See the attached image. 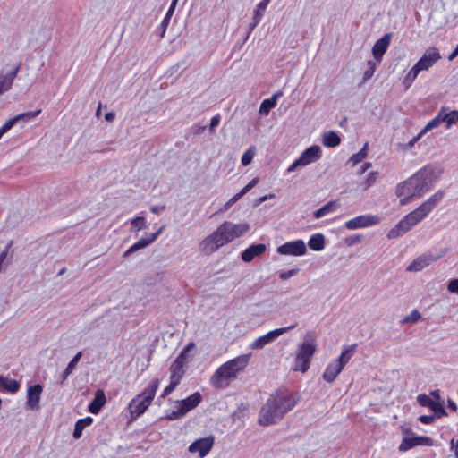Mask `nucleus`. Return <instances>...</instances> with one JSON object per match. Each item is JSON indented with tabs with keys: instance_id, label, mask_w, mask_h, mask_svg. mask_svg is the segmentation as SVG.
I'll use <instances>...</instances> for the list:
<instances>
[{
	"instance_id": "e433bc0d",
	"label": "nucleus",
	"mask_w": 458,
	"mask_h": 458,
	"mask_svg": "<svg viewBox=\"0 0 458 458\" xmlns=\"http://www.w3.org/2000/svg\"><path fill=\"white\" fill-rule=\"evenodd\" d=\"M441 111L443 120L446 123V128H450L453 124L458 123V111L454 110L446 114H444L443 110Z\"/></svg>"
},
{
	"instance_id": "412c9836",
	"label": "nucleus",
	"mask_w": 458,
	"mask_h": 458,
	"mask_svg": "<svg viewBox=\"0 0 458 458\" xmlns=\"http://www.w3.org/2000/svg\"><path fill=\"white\" fill-rule=\"evenodd\" d=\"M266 250L264 243L252 244L242 252L241 258L244 262H250L256 257L262 255Z\"/></svg>"
},
{
	"instance_id": "c85d7f7f",
	"label": "nucleus",
	"mask_w": 458,
	"mask_h": 458,
	"mask_svg": "<svg viewBox=\"0 0 458 458\" xmlns=\"http://www.w3.org/2000/svg\"><path fill=\"white\" fill-rule=\"evenodd\" d=\"M322 142L326 147L335 148L340 144L341 139L335 131H330L324 133Z\"/></svg>"
},
{
	"instance_id": "680f3d73",
	"label": "nucleus",
	"mask_w": 458,
	"mask_h": 458,
	"mask_svg": "<svg viewBox=\"0 0 458 458\" xmlns=\"http://www.w3.org/2000/svg\"><path fill=\"white\" fill-rule=\"evenodd\" d=\"M302 166V163L300 161V158H297L287 169L288 172H293L296 167Z\"/></svg>"
},
{
	"instance_id": "6e6d98bb",
	"label": "nucleus",
	"mask_w": 458,
	"mask_h": 458,
	"mask_svg": "<svg viewBox=\"0 0 458 458\" xmlns=\"http://www.w3.org/2000/svg\"><path fill=\"white\" fill-rule=\"evenodd\" d=\"M21 68V64H19L10 73L4 75L12 83L13 82L15 77L17 76V73L19 72Z\"/></svg>"
},
{
	"instance_id": "a878e982",
	"label": "nucleus",
	"mask_w": 458,
	"mask_h": 458,
	"mask_svg": "<svg viewBox=\"0 0 458 458\" xmlns=\"http://www.w3.org/2000/svg\"><path fill=\"white\" fill-rule=\"evenodd\" d=\"M444 196L445 192L443 191H437L432 196H430L426 201H424L422 205L430 213L442 200Z\"/></svg>"
},
{
	"instance_id": "0eeeda50",
	"label": "nucleus",
	"mask_w": 458,
	"mask_h": 458,
	"mask_svg": "<svg viewBox=\"0 0 458 458\" xmlns=\"http://www.w3.org/2000/svg\"><path fill=\"white\" fill-rule=\"evenodd\" d=\"M356 346L357 345L354 344L345 347L342 351L340 356L327 366L322 375V377L326 382L333 383L345 365L352 359V355L354 354Z\"/></svg>"
},
{
	"instance_id": "2eb2a0df",
	"label": "nucleus",
	"mask_w": 458,
	"mask_h": 458,
	"mask_svg": "<svg viewBox=\"0 0 458 458\" xmlns=\"http://www.w3.org/2000/svg\"><path fill=\"white\" fill-rule=\"evenodd\" d=\"M432 445L433 440L429 437L417 436L411 437H403L401 441L398 450L399 452L403 453L418 445L431 446Z\"/></svg>"
},
{
	"instance_id": "8fccbe9b",
	"label": "nucleus",
	"mask_w": 458,
	"mask_h": 458,
	"mask_svg": "<svg viewBox=\"0 0 458 458\" xmlns=\"http://www.w3.org/2000/svg\"><path fill=\"white\" fill-rule=\"evenodd\" d=\"M259 182V178H253L249 183L244 186L241 191V194L243 196L245 195L249 191H250L253 187H255Z\"/></svg>"
},
{
	"instance_id": "1a4fd4ad",
	"label": "nucleus",
	"mask_w": 458,
	"mask_h": 458,
	"mask_svg": "<svg viewBox=\"0 0 458 458\" xmlns=\"http://www.w3.org/2000/svg\"><path fill=\"white\" fill-rule=\"evenodd\" d=\"M317 349L315 340L304 341L295 357L294 371L305 373L310 366V360Z\"/></svg>"
},
{
	"instance_id": "ddd939ff",
	"label": "nucleus",
	"mask_w": 458,
	"mask_h": 458,
	"mask_svg": "<svg viewBox=\"0 0 458 458\" xmlns=\"http://www.w3.org/2000/svg\"><path fill=\"white\" fill-rule=\"evenodd\" d=\"M294 327H295L294 325H292V326H289L286 327H280V328H276L275 330L269 331L268 333L258 337L255 341H253L250 344V347L251 349H262L265 345L273 342L276 337L283 335L287 330L293 328Z\"/></svg>"
},
{
	"instance_id": "7ed1b4c3",
	"label": "nucleus",
	"mask_w": 458,
	"mask_h": 458,
	"mask_svg": "<svg viewBox=\"0 0 458 458\" xmlns=\"http://www.w3.org/2000/svg\"><path fill=\"white\" fill-rule=\"evenodd\" d=\"M250 358V354H242L223 363L211 376V386L216 389L229 386L231 381L248 366Z\"/></svg>"
},
{
	"instance_id": "09e8293b",
	"label": "nucleus",
	"mask_w": 458,
	"mask_h": 458,
	"mask_svg": "<svg viewBox=\"0 0 458 458\" xmlns=\"http://www.w3.org/2000/svg\"><path fill=\"white\" fill-rule=\"evenodd\" d=\"M131 225L134 228H136L138 231H140V230L145 228L146 220L143 216H138L131 221Z\"/></svg>"
},
{
	"instance_id": "58836bf2",
	"label": "nucleus",
	"mask_w": 458,
	"mask_h": 458,
	"mask_svg": "<svg viewBox=\"0 0 458 458\" xmlns=\"http://www.w3.org/2000/svg\"><path fill=\"white\" fill-rule=\"evenodd\" d=\"M429 409L433 411L435 414L437 415V417L446 415V412L444 408V402L433 401Z\"/></svg>"
},
{
	"instance_id": "c756f323",
	"label": "nucleus",
	"mask_w": 458,
	"mask_h": 458,
	"mask_svg": "<svg viewBox=\"0 0 458 458\" xmlns=\"http://www.w3.org/2000/svg\"><path fill=\"white\" fill-rule=\"evenodd\" d=\"M0 387L5 389L9 393H16L20 388V384L15 379H9L4 376H0Z\"/></svg>"
},
{
	"instance_id": "774afa93",
	"label": "nucleus",
	"mask_w": 458,
	"mask_h": 458,
	"mask_svg": "<svg viewBox=\"0 0 458 458\" xmlns=\"http://www.w3.org/2000/svg\"><path fill=\"white\" fill-rule=\"evenodd\" d=\"M448 407L454 411H457V406L455 403L451 399L448 400Z\"/></svg>"
},
{
	"instance_id": "de8ad7c7",
	"label": "nucleus",
	"mask_w": 458,
	"mask_h": 458,
	"mask_svg": "<svg viewBox=\"0 0 458 458\" xmlns=\"http://www.w3.org/2000/svg\"><path fill=\"white\" fill-rule=\"evenodd\" d=\"M183 416H184V414L181 411V409L179 406L176 411H167L165 413V419L168 420H178Z\"/></svg>"
},
{
	"instance_id": "b1692460",
	"label": "nucleus",
	"mask_w": 458,
	"mask_h": 458,
	"mask_svg": "<svg viewBox=\"0 0 458 458\" xmlns=\"http://www.w3.org/2000/svg\"><path fill=\"white\" fill-rule=\"evenodd\" d=\"M436 259L432 256H420L415 259L407 267V271L419 272L429 266Z\"/></svg>"
},
{
	"instance_id": "e2e57ef3",
	"label": "nucleus",
	"mask_w": 458,
	"mask_h": 458,
	"mask_svg": "<svg viewBox=\"0 0 458 458\" xmlns=\"http://www.w3.org/2000/svg\"><path fill=\"white\" fill-rule=\"evenodd\" d=\"M424 133H422V131L415 137H413L410 141H409V146L411 147L413 146L423 135Z\"/></svg>"
},
{
	"instance_id": "6e6552de",
	"label": "nucleus",
	"mask_w": 458,
	"mask_h": 458,
	"mask_svg": "<svg viewBox=\"0 0 458 458\" xmlns=\"http://www.w3.org/2000/svg\"><path fill=\"white\" fill-rule=\"evenodd\" d=\"M437 177L438 172H437L436 168L431 165H426L411 178H416L414 187L417 189V194L420 197L432 188Z\"/></svg>"
},
{
	"instance_id": "423d86ee",
	"label": "nucleus",
	"mask_w": 458,
	"mask_h": 458,
	"mask_svg": "<svg viewBox=\"0 0 458 458\" xmlns=\"http://www.w3.org/2000/svg\"><path fill=\"white\" fill-rule=\"evenodd\" d=\"M195 347L196 344L193 342L189 343L172 362L169 367L170 381L177 384L178 386L181 384L183 377L185 376L188 364L192 359L190 352Z\"/></svg>"
},
{
	"instance_id": "f257e3e1",
	"label": "nucleus",
	"mask_w": 458,
	"mask_h": 458,
	"mask_svg": "<svg viewBox=\"0 0 458 458\" xmlns=\"http://www.w3.org/2000/svg\"><path fill=\"white\" fill-rule=\"evenodd\" d=\"M297 403L292 392L279 390L270 395L266 404L261 408L259 423L262 426H269L278 420L290 411Z\"/></svg>"
},
{
	"instance_id": "864d4df0",
	"label": "nucleus",
	"mask_w": 458,
	"mask_h": 458,
	"mask_svg": "<svg viewBox=\"0 0 458 458\" xmlns=\"http://www.w3.org/2000/svg\"><path fill=\"white\" fill-rule=\"evenodd\" d=\"M447 290L453 293H458V278L452 279L447 284Z\"/></svg>"
},
{
	"instance_id": "f03ea898",
	"label": "nucleus",
	"mask_w": 458,
	"mask_h": 458,
	"mask_svg": "<svg viewBox=\"0 0 458 458\" xmlns=\"http://www.w3.org/2000/svg\"><path fill=\"white\" fill-rule=\"evenodd\" d=\"M250 229L247 223L233 224L230 221L223 222L216 231L207 236L201 242V250L207 254H212L220 247L241 237Z\"/></svg>"
},
{
	"instance_id": "a18cd8bd",
	"label": "nucleus",
	"mask_w": 458,
	"mask_h": 458,
	"mask_svg": "<svg viewBox=\"0 0 458 458\" xmlns=\"http://www.w3.org/2000/svg\"><path fill=\"white\" fill-rule=\"evenodd\" d=\"M178 386L177 384L170 381L168 386H166L165 387V389L163 390V392L161 393V394L159 395L158 399H165V397H167L169 394H171L174 389Z\"/></svg>"
},
{
	"instance_id": "f8f14e48",
	"label": "nucleus",
	"mask_w": 458,
	"mask_h": 458,
	"mask_svg": "<svg viewBox=\"0 0 458 458\" xmlns=\"http://www.w3.org/2000/svg\"><path fill=\"white\" fill-rule=\"evenodd\" d=\"M306 251L307 247L302 240L287 242L277 248V252L281 255L302 256Z\"/></svg>"
},
{
	"instance_id": "5fc2aeb1",
	"label": "nucleus",
	"mask_w": 458,
	"mask_h": 458,
	"mask_svg": "<svg viewBox=\"0 0 458 458\" xmlns=\"http://www.w3.org/2000/svg\"><path fill=\"white\" fill-rule=\"evenodd\" d=\"M298 272V269H290L288 271L283 272L280 274L279 277L282 280H286L293 276H295Z\"/></svg>"
},
{
	"instance_id": "338daca9",
	"label": "nucleus",
	"mask_w": 458,
	"mask_h": 458,
	"mask_svg": "<svg viewBox=\"0 0 458 458\" xmlns=\"http://www.w3.org/2000/svg\"><path fill=\"white\" fill-rule=\"evenodd\" d=\"M114 118H115V114L114 112H108L105 115V119L107 122H113L114 120Z\"/></svg>"
},
{
	"instance_id": "c9c22d12",
	"label": "nucleus",
	"mask_w": 458,
	"mask_h": 458,
	"mask_svg": "<svg viewBox=\"0 0 458 458\" xmlns=\"http://www.w3.org/2000/svg\"><path fill=\"white\" fill-rule=\"evenodd\" d=\"M377 176H378V173L377 171L370 172L368 174L367 178L360 182V186L361 190L366 191L369 188H370L371 186H373L377 180Z\"/></svg>"
},
{
	"instance_id": "f3484780",
	"label": "nucleus",
	"mask_w": 458,
	"mask_h": 458,
	"mask_svg": "<svg viewBox=\"0 0 458 458\" xmlns=\"http://www.w3.org/2000/svg\"><path fill=\"white\" fill-rule=\"evenodd\" d=\"M43 387L39 384L30 386L27 391V405L31 410H38L39 408V402Z\"/></svg>"
},
{
	"instance_id": "5701e85b",
	"label": "nucleus",
	"mask_w": 458,
	"mask_h": 458,
	"mask_svg": "<svg viewBox=\"0 0 458 458\" xmlns=\"http://www.w3.org/2000/svg\"><path fill=\"white\" fill-rule=\"evenodd\" d=\"M106 403V397L103 390H98L95 394L94 399L89 405V411L93 414H98L102 407Z\"/></svg>"
},
{
	"instance_id": "a19ab883",
	"label": "nucleus",
	"mask_w": 458,
	"mask_h": 458,
	"mask_svg": "<svg viewBox=\"0 0 458 458\" xmlns=\"http://www.w3.org/2000/svg\"><path fill=\"white\" fill-rule=\"evenodd\" d=\"M367 66H368V68L364 72V75H363V81L364 82L366 81L369 80L373 76V74H374V72L376 71V63L374 61L369 60L367 63Z\"/></svg>"
},
{
	"instance_id": "9b49d317",
	"label": "nucleus",
	"mask_w": 458,
	"mask_h": 458,
	"mask_svg": "<svg viewBox=\"0 0 458 458\" xmlns=\"http://www.w3.org/2000/svg\"><path fill=\"white\" fill-rule=\"evenodd\" d=\"M441 59V55L437 47H428L421 57L415 64L420 71H427Z\"/></svg>"
},
{
	"instance_id": "473e14b6",
	"label": "nucleus",
	"mask_w": 458,
	"mask_h": 458,
	"mask_svg": "<svg viewBox=\"0 0 458 458\" xmlns=\"http://www.w3.org/2000/svg\"><path fill=\"white\" fill-rule=\"evenodd\" d=\"M269 3L270 0H262L260 3L258 4L256 10L254 12L252 28H254L259 23Z\"/></svg>"
},
{
	"instance_id": "aec40b11",
	"label": "nucleus",
	"mask_w": 458,
	"mask_h": 458,
	"mask_svg": "<svg viewBox=\"0 0 458 458\" xmlns=\"http://www.w3.org/2000/svg\"><path fill=\"white\" fill-rule=\"evenodd\" d=\"M163 228H160L157 232L151 233L148 237H142L139 241H137L135 243H133L125 252L124 257L129 256L130 254L143 249L152 243L161 233Z\"/></svg>"
},
{
	"instance_id": "ea45409f",
	"label": "nucleus",
	"mask_w": 458,
	"mask_h": 458,
	"mask_svg": "<svg viewBox=\"0 0 458 458\" xmlns=\"http://www.w3.org/2000/svg\"><path fill=\"white\" fill-rule=\"evenodd\" d=\"M254 155H255L254 147H250L242 156L241 162H242V165L246 166V165H250L254 157Z\"/></svg>"
},
{
	"instance_id": "bf43d9fd",
	"label": "nucleus",
	"mask_w": 458,
	"mask_h": 458,
	"mask_svg": "<svg viewBox=\"0 0 458 458\" xmlns=\"http://www.w3.org/2000/svg\"><path fill=\"white\" fill-rule=\"evenodd\" d=\"M430 396H431V398H432L434 401L444 402V401L441 399V396H440V390H439V389H436V390H434V391H431V392H430Z\"/></svg>"
},
{
	"instance_id": "4d7b16f0",
	"label": "nucleus",
	"mask_w": 458,
	"mask_h": 458,
	"mask_svg": "<svg viewBox=\"0 0 458 458\" xmlns=\"http://www.w3.org/2000/svg\"><path fill=\"white\" fill-rule=\"evenodd\" d=\"M420 421L423 424L428 425L434 421V416L432 415H422L420 417Z\"/></svg>"
},
{
	"instance_id": "2f4dec72",
	"label": "nucleus",
	"mask_w": 458,
	"mask_h": 458,
	"mask_svg": "<svg viewBox=\"0 0 458 458\" xmlns=\"http://www.w3.org/2000/svg\"><path fill=\"white\" fill-rule=\"evenodd\" d=\"M337 206L338 204L336 201H329L314 212V217L320 218L329 213H333L336 210Z\"/></svg>"
},
{
	"instance_id": "72a5a7b5",
	"label": "nucleus",
	"mask_w": 458,
	"mask_h": 458,
	"mask_svg": "<svg viewBox=\"0 0 458 458\" xmlns=\"http://www.w3.org/2000/svg\"><path fill=\"white\" fill-rule=\"evenodd\" d=\"M420 72V69L418 68L416 64H414L411 67V69L406 73L403 81V83L404 84L406 89L411 86L412 82L415 81V79L417 78Z\"/></svg>"
},
{
	"instance_id": "3c124183",
	"label": "nucleus",
	"mask_w": 458,
	"mask_h": 458,
	"mask_svg": "<svg viewBox=\"0 0 458 458\" xmlns=\"http://www.w3.org/2000/svg\"><path fill=\"white\" fill-rule=\"evenodd\" d=\"M175 4H176V0H174V2L172 3L170 8L168 9V11L165 16V18L162 21V25L166 26L168 24L170 18L174 13Z\"/></svg>"
},
{
	"instance_id": "603ef678",
	"label": "nucleus",
	"mask_w": 458,
	"mask_h": 458,
	"mask_svg": "<svg viewBox=\"0 0 458 458\" xmlns=\"http://www.w3.org/2000/svg\"><path fill=\"white\" fill-rule=\"evenodd\" d=\"M12 245H13V242H12V241H10V242L6 244V246H5L4 250L3 251H1V252H0V271L2 270V264H3V262L4 261V259H6L7 254H8V251H9L10 248L12 247Z\"/></svg>"
},
{
	"instance_id": "69168bd1",
	"label": "nucleus",
	"mask_w": 458,
	"mask_h": 458,
	"mask_svg": "<svg viewBox=\"0 0 458 458\" xmlns=\"http://www.w3.org/2000/svg\"><path fill=\"white\" fill-rule=\"evenodd\" d=\"M371 166H372V164L370 162H367V163L363 164V165L360 168V174H364Z\"/></svg>"
},
{
	"instance_id": "f704fd0d",
	"label": "nucleus",
	"mask_w": 458,
	"mask_h": 458,
	"mask_svg": "<svg viewBox=\"0 0 458 458\" xmlns=\"http://www.w3.org/2000/svg\"><path fill=\"white\" fill-rule=\"evenodd\" d=\"M368 146H369V144L365 143L363 148L359 152H357L356 154H353L350 157L349 162L352 163V165L353 166L356 165L357 164L362 162L366 158V157L368 156Z\"/></svg>"
},
{
	"instance_id": "4468645a",
	"label": "nucleus",
	"mask_w": 458,
	"mask_h": 458,
	"mask_svg": "<svg viewBox=\"0 0 458 458\" xmlns=\"http://www.w3.org/2000/svg\"><path fill=\"white\" fill-rule=\"evenodd\" d=\"M380 219L377 216L361 215L345 222L344 225L348 230H356L378 224Z\"/></svg>"
},
{
	"instance_id": "052dcab7",
	"label": "nucleus",
	"mask_w": 458,
	"mask_h": 458,
	"mask_svg": "<svg viewBox=\"0 0 458 458\" xmlns=\"http://www.w3.org/2000/svg\"><path fill=\"white\" fill-rule=\"evenodd\" d=\"M220 120H221V117L219 114H216L215 116H213L210 121V128L213 129V128L216 127L219 124Z\"/></svg>"
},
{
	"instance_id": "4c0bfd02",
	"label": "nucleus",
	"mask_w": 458,
	"mask_h": 458,
	"mask_svg": "<svg viewBox=\"0 0 458 458\" xmlns=\"http://www.w3.org/2000/svg\"><path fill=\"white\" fill-rule=\"evenodd\" d=\"M442 122H444L442 117V111H440L437 115L433 118L422 130V133H426L428 131L432 130L437 127Z\"/></svg>"
},
{
	"instance_id": "cd10ccee",
	"label": "nucleus",
	"mask_w": 458,
	"mask_h": 458,
	"mask_svg": "<svg viewBox=\"0 0 458 458\" xmlns=\"http://www.w3.org/2000/svg\"><path fill=\"white\" fill-rule=\"evenodd\" d=\"M309 247L313 250H322L325 248V237L322 233L313 234L309 242Z\"/></svg>"
},
{
	"instance_id": "a211bd4d",
	"label": "nucleus",
	"mask_w": 458,
	"mask_h": 458,
	"mask_svg": "<svg viewBox=\"0 0 458 458\" xmlns=\"http://www.w3.org/2000/svg\"><path fill=\"white\" fill-rule=\"evenodd\" d=\"M202 401V396L199 392L193 393L185 399L177 401L181 411L185 415L190 411L196 408Z\"/></svg>"
},
{
	"instance_id": "6ab92c4d",
	"label": "nucleus",
	"mask_w": 458,
	"mask_h": 458,
	"mask_svg": "<svg viewBox=\"0 0 458 458\" xmlns=\"http://www.w3.org/2000/svg\"><path fill=\"white\" fill-rule=\"evenodd\" d=\"M321 157V148L318 145H313L306 148L300 156V161L302 163V166L316 162Z\"/></svg>"
},
{
	"instance_id": "393cba45",
	"label": "nucleus",
	"mask_w": 458,
	"mask_h": 458,
	"mask_svg": "<svg viewBox=\"0 0 458 458\" xmlns=\"http://www.w3.org/2000/svg\"><path fill=\"white\" fill-rule=\"evenodd\" d=\"M282 95V92H276L270 98L264 99L260 105L259 113L261 114H267L276 106L278 97Z\"/></svg>"
},
{
	"instance_id": "79ce46f5",
	"label": "nucleus",
	"mask_w": 458,
	"mask_h": 458,
	"mask_svg": "<svg viewBox=\"0 0 458 458\" xmlns=\"http://www.w3.org/2000/svg\"><path fill=\"white\" fill-rule=\"evenodd\" d=\"M417 400H418V403H420V405H421L422 407H428V408H430V406L434 401L430 395H427L425 394H419L417 397Z\"/></svg>"
},
{
	"instance_id": "0e129e2a",
	"label": "nucleus",
	"mask_w": 458,
	"mask_h": 458,
	"mask_svg": "<svg viewBox=\"0 0 458 458\" xmlns=\"http://www.w3.org/2000/svg\"><path fill=\"white\" fill-rule=\"evenodd\" d=\"M451 445L454 449V456L455 458H458V440L454 441V439L451 440Z\"/></svg>"
},
{
	"instance_id": "dca6fc26",
	"label": "nucleus",
	"mask_w": 458,
	"mask_h": 458,
	"mask_svg": "<svg viewBox=\"0 0 458 458\" xmlns=\"http://www.w3.org/2000/svg\"><path fill=\"white\" fill-rule=\"evenodd\" d=\"M213 437L199 438L190 445L189 452L192 454L199 453V456L200 458H203L210 452V450L213 447Z\"/></svg>"
},
{
	"instance_id": "39448f33",
	"label": "nucleus",
	"mask_w": 458,
	"mask_h": 458,
	"mask_svg": "<svg viewBox=\"0 0 458 458\" xmlns=\"http://www.w3.org/2000/svg\"><path fill=\"white\" fill-rule=\"evenodd\" d=\"M429 212L421 204L417 208L407 214L403 219H401L397 225L393 227L387 233L389 239L397 238L408 231H410L414 225L428 216Z\"/></svg>"
},
{
	"instance_id": "13d9d810",
	"label": "nucleus",
	"mask_w": 458,
	"mask_h": 458,
	"mask_svg": "<svg viewBox=\"0 0 458 458\" xmlns=\"http://www.w3.org/2000/svg\"><path fill=\"white\" fill-rule=\"evenodd\" d=\"M242 197V195L241 194V192L239 191L238 193H236L233 198H231L225 204V208H228L230 206H232L233 204H234L237 200H239Z\"/></svg>"
},
{
	"instance_id": "37998d69",
	"label": "nucleus",
	"mask_w": 458,
	"mask_h": 458,
	"mask_svg": "<svg viewBox=\"0 0 458 458\" xmlns=\"http://www.w3.org/2000/svg\"><path fill=\"white\" fill-rule=\"evenodd\" d=\"M81 352H79L72 359V360L69 362L67 368L65 369V371H64V376L67 377L72 371V369H74V367L76 366V364L79 362L80 359L81 358Z\"/></svg>"
},
{
	"instance_id": "20e7f679",
	"label": "nucleus",
	"mask_w": 458,
	"mask_h": 458,
	"mask_svg": "<svg viewBox=\"0 0 458 458\" xmlns=\"http://www.w3.org/2000/svg\"><path fill=\"white\" fill-rule=\"evenodd\" d=\"M159 385L160 380L153 378L141 393L131 399L128 405L131 420H137L148 409L156 396Z\"/></svg>"
},
{
	"instance_id": "49530a36",
	"label": "nucleus",
	"mask_w": 458,
	"mask_h": 458,
	"mask_svg": "<svg viewBox=\"0 0 458 458\" xmlns=\"http://www.w3.org/2000/svg\"><path fill=\"white\" fill-rule=\"evenodd\" d=\"M12 81L8 80L4 75H0V94L7 91L12 88Z\"/></svg>"
},
{
	"instance_id": "7c9ffc66",
	"label": "nucleus",
	"mask_w": 458,
	"mask_h": 458,
	"mask_svg": "<svg viewBox=\"0 0 458 458\" xmlns=\"http://www.w3.org/2000/svg\"><path fill=\"white\" fill-rule=\"evenodd\" d=\"M40 113L41 109L22 113L9 119L8 122L11 123L10 124L13 127L18 121L22 120L24 122H28L31 119L36 118L38 115H39Z\"/></svg>"
},
{
	"instance_id": "9d476101",
	"label": "nucleus",
	"mask_w": 458,
	"mask_h": 458,
	"mask_svg": "<svg viewBox=\"0 0 458 458\" xmlns=\"http://www.w3.org/2000/svg\"><path fill=\"white\" fill-rule=\"evenodd\" d=\"M415 181L416 178L410 177L396 186L395 193L400 198V204L402 206L408 204L413 198L420 197L417 194V189L414 187Z\"/></svg>"
},
{
	"instance_id": "bb28decb",
	"label": "nucleus",
	"mask_w": 458,
	"mask_h": 458,
	"mask_svg": "<svg viewBox=\"0 0 458 458\" xmlns=\"http://www.w3.org/2000/svg\"><path fill=\"white\" fill-rule=\"evenodd\" d=\"M93 422V419L89 416L85 417L83 419H80L76 421L74 430H73V437L78 439L81 437L83 429L91 425Z\"/></svg>"
},
{
	"instance_id": "c03bdc74",
	"label": "nucleus",
	"mask_w": 458,
	"mask_h": 458,
	"mask_svg": "<svg viewBox=\"0 0 458 458\" xmlns=\"http://www.w3.org/2000/svg\"><path fill=\"white\" fill-rule=\"evenodd\" d=\"M421 318V314L417 310H414L411 311V313L408 316H406L403 322V323H416Z\"/></svg>"
},
{
	"instance_id": "4be33fe9",
	"label": "nucleus",
	"mask_w": 458,
	"mask_h": 458,
	"mask_svg": "<svg viewBox=\"0 0 458 458\" xmlns=\"http://www.w3.org/2000/svg\"><path fill=\"white\" fill-rule=\"evenodd\" d=\"M391 42V35L386 34L376 41L372 47V54L376 59L380 61L383 55L386 52Z\"/></svg>"
}]
</instances>
